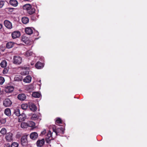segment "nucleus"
I'll use <instances>...</instances> for the list:
<instances>
[{"mask_svg":"<svg viewBox=\"0 0 147 147\" xmlns=\"http://www.w3.org/2000/svg\"><path fill=\"white\" fill-rule=\"evenodd\" d=\"M23 8L24 10H26L27 12L30 15L32 14L35 12V9L32 7L31 5L29 4L24 5L23 6Z\"/></svg>","mask_w":147,"mask_h":147,"instance_id":"obj_1","label":"nucleus"},{"mask_svg":"<svg viewBox=\"0 0 147 147\" xmlns=\"http://www.w3.org/2000/svg\"><path fill=\"white\" fill-rule=\"evenodd\" d=\"M28 136V135H24L22 137L21 140V143L22 146H25L27 145L28 144L27 137Z\"/></svg>","mask_w":147,"mask_h":147,"instance_id":"obj_2","label":"nucleus"},{"mask_svg":"<svg viewBox=\"0 0 147 147\" xmlns=\"http://www.w3.org/2000/svg\"><path fill=\"white\" fill-rule=\"evenodd\" d=\"M13 134L11 132H9L6 134L5 139L8 142H11L13 140Z\"/></svg>","mask_w":147,"mask_h":147,"instance_id":"obj_3","label":"nucleus"},{"mask_svg":"<svg viewBox=\"0 0 147 147\" xmlns=\"http://www.w3.org/2000/svg\"><path fill=\"white\" fill-rule=\"evenodd\" d=\"M13 63L15 64H20L22 62V59L20 56H16L13 57Z\"/></svg>","mask_w":147,"mask_h":147,"instance_id":"obj_4","label":"nucleus"},{"mask_svg":"<svg viewBox=\"0 0 147 147\" xmlns=\"http://www.w3.org/2000/svg\"><path fill=\"white\" fill-rule=\"evenodd\" d=\"M12 104V102L9 99H5L3 102V105L6 107H9Z\"/></svg>","mask_w":147,"mask_h":147,"instance_id":"obj_5","label":"nucleus"},{"mask_svg":"<svg viewBox=\"0 0 147 147\" xmlns=\"http://www.w3.org/2000/svg\"><path fill=\"white\" fill-rule=\"evenodd\" d=\"M21 40L26 44L28 45L30 44V42L29 38L25 36H22Z\"/></svg>","mask_w":147,"mask_h":147,"instance_id":"obj_6","label":"nucleus"},{"mask_svg":"<svg viewBox=\"0 0 147 147\" xmlns=\"http://www.w3.org/2000/svg\"><path fill=\"white\" fill-rule=\"evenodd\" d=\"M4 24L5 26L9 29H11L12 28L11 23L9 21L5 20L4 21Z\"/></svg>","mask_w":147,"mask_h":147,"instance_id":"obj_7","label":"nucleus"},{"mask_svg":"<svg viewBox=\"0 0 147 147\" xmlns=\"http://www.w3.org/2000/svg\"><path fill=\"white\" fill-rule=\"evenodd\" d=\"M11 36L13 39L18 38L20 36V32L19 31H14L12 33Z\"/></svg>","mask_w":147,"mask_h":147,"instance_id":"obj_8","label":"nucleus"},{"mask_svg":"<svg viewBox=\"0 0 147 147\" xmlns=\"http://www.w3.org/2000/svg\"><path fill=\"white\" fill-rule=\"evenodd\" d=\"M45 144V139L44 138L41 140H39L36 142V145L38 147H42Z\"/></svg>","mask_w":147,"mask_h":147,"instance_id":"obj_9","label":"nucleus"},{"mask_svg":"<svg viewBox=\"0 0 147 147\" xmlns=\"http://www.w3.org/2000/svg\"><path fill=\"white\" fill-rule=\"evenodd\" d=\"M53 131L56 133V135H57V134L60 131H61L63 132V127H61L60 128H56L55 126L53 127Z\"/></svg>","mask_w":147,"mask_h":147,"instance_id":"obj_10","label":"nucleus"},{"mask_svg":"<svg viewBox=\"0 0 147 147\" xmlns=\"http://www.w3.org/2000/svg\"><path fill=\"white\" fill-rule=\"evenodd\" d=\"M14 89L13 86H8L5 87V91L6 93H11L13 91Z\"/></svg>","mask_w":147,"mask_h":147,"instance_id":"obj_11","label":"nucleus"},{"mask_svg":"<svg viewBox=\"0 0 147 147\" xmlns=\"http://www.w3.org/2000/svg\"><path fill=\"white\" fill-rule=\"evenodd\" d=\"M25 31L26 33L30 35L33 33V29L30 27H26L25 28Z\"/></svg>","mask_w":147,"mask_h":147,"instance_id":"obj_12","label":"nucleus"},{"mask_svg":"<svg viewBox=\"0 0 147 147\" xmlns=\"http://www.w3.org/2000/svg\"><path fill=\"white\" fill-rule=\"evenodd\" d=\"M44 66L43 63L39 61L37 62L35 65V67L37 69H41L44 67Z\"/></svg>","mask_w":147,"mask_h":147,"instance_id":"obj_13","label":"nucleus"},{"mask_svg":"<svg viewBox=\"0 0 147 147\" xmlns=\"http://www.w3.org/2000/svg\"><path fill=\"white\" fill-rule=\"evenodd\" d=\"M30 137L32 140H35L38 137V134L36 132H33L30 134Z\"/></svg>","mask_w":147,"mask_h":147,"instance_id":"obj_14","label":"nucleus"},{"mask_svg":"<svg viewBox=\"0 0 147 147\" xmlns=\"http://www.w3.org/2000/svg\"><path fill=\"white\" fill-rule=\"evenodd\" d=\"M18 98L20 100H24L26 98V96L24 94H20L18 95Z\"/></svg>","mask_w":147,"mask_h":147,"instance_id":"obj_15","label":"nucleus"},{"mask_svg":"<svg viewBox=\"0 0 147 147\" xmlns=\"http://www.w3.org/2000/svg\"><path fill=\"white\" fill-rule=\"evenodd\" d=\"M19 116L18 122H21L25 121L26 118L25 115L23 113L22 114Z\"/></svg>","mask_w":147,"mask_h":147,"instance_id":"obj_16","label":"nucleus"},{"mask_svg":"<svg viewBox=\"0 0 147 147\" xmlns=\"http://www.w3.org/2000/svg\"><path fill=\"white\" fill-rule=\"evenodd\" d=\"M32 77L30 76H28L23 79V81L26 83H30Z\"/></svg>","mask_w":147,"mask_h":147,"instance_id":"obj_17","label":"nucleus"},{"mask_svg":"<svg viewBox=\"0 0 147 147\" xmlns=\"http://www.w3.org/2000/svg\"><path fill=\"white\" fill-rule=\"evenodd\" d=\"M15 44L14 42H8L6 44V47L8 49L11 48L14 46Z\"/></svg>","mask_w":147,"mask_h":147,"instance_id":"obj_18","label":"nucleus"},{"mask_svg":"<svg viewBox=\"0 0 147 147\" xmlns=\"http://www.w3.org/2000/svg\"><path fill=\"white\" fill-rule=\"evenodd\" d=\"M29 107L30 109L33 111H35L37 109L36 106L33 103H31L29 105Z\"/></svg>","mask_w":147,"mask_h":147,"instance_id":"obj_19","label":"nucleus"},{"mask_svg":"<svg viewBox=\"0 0 147 147\" xmlns=\"http://www.w3.org/2000/svg\"><path fill=\"white\" fill-rule=\"evenodd\" d=\"M22 21L23 23L26 24L28 23L29 19L28 18L26 17H24L22 19Z\"/></svg>","mask_w":147,"mask_h":147,"instance_id":"obj_20","label":"nucleus"},{"mask_svg":"<svg viewBox=\"0 0 147 147\" xmlns=\"http://www.w3.org/2000/svg\"><path fill=\"white\" fill-rule=\"evenodd\" d=\"M10 4L14 7L17 6L18 5V2L16 0H10Z\"/></svg>","mask_w":147,"mask_h":147,"instance_id":"obj_21","label":"nucleus"},{"mask_svg":"<svg viewBox=\"0 0 147 147\" xmlns=\"http://www.w3.org/2000/svg\"><path fill=\"white\" fill-rule=\"evenodd\" d=\"M0 65L2 67H5L7 66V62L5 60H3L1 62V63Z\"/></svg>","mask_w":147,"mask_h":147,"instance_id":"obj_22","label":"nucleus"},{"mask_svg":"<svg viewBox=\"0 0 147 147\" xmlns=\"http://www.w3.org/2000/svg\"><path fill=\"white\" fill-rule=\"evenodd\" d=\"M4 113L7 116H10L11 115L10 109L9 108L6 109L5 110Z\"/></svg>","mask_w":147,"mask_h":147,"instance_id":"obj_23","label":"nucleus"},{"mask_svg":"<svg viewBox=\"0 0 147 147\" xmlns=\"http://www.w3.org/2000/svg\"><path fill=\"white\" fill-rule=\"evenodd\" d=\"M20 126L22 128H26L28 127V123L24 122H22Z\"/></svg>","mask_w":147,"mask_h":147,"instance_id":"obj_24","label":"nucleus"},{"mask_svg":"<svg viewBox=\"0 0 147 147\" xmlns=\"http://www.w3.org/2000/svg\"><path fill=\"white\" fill-rule=\"evenodd\" d=\"M32 96L35 98H39L40 97V94L38 92H34L32 94Z\"/></svg>","mask_w":147,"mask_h":147,"instance_id":"obj_25","label":"nucleus"},{"mask_svg":"<svg viewBox=\"0 0 147 147\" xmlns=\"http://www.w3.org/2000/svg\"><path fill=\"white\" fill-rule=\"evenodd\" d=\"M14 80L15 81H20L22 80V77L19 75H17L14 78Z\"/></svg>","mask_w":147,"mask_h":147,"instance_id":"obj_26","label":"nucleus"},{"mask_svg":"<svg viewBox=\"0 0 147 147\" xmlns=\"http://www.w3.org/2000/svg\"><path fill=\"white\" fill-rule=\"evenodd\" d=\"M0 133L3 135H6L7 130L5 128H2L0 131Z\"/></svg>","mask_w":147,"mask_h":147,"instance_id":"obj_27","label":"nucleus"},{"mask_svg":"<svg viewBox=\"0 0 147 147\" xmlns=\"http://www.w3.org/2000/svg\"><path fill=\"white\" fill-rule=\"evenodd\" d=\"M29 127H33L35 126V123L32 121H30L28 123Z\"/></svg>","mask_w":147,"mask_h":147,"instance_id":"obj_28","label":"nucleus"},{"mask_svg":"<svg viewBox=\"0 0 147 147\" xmlns=\"http://www.w3.org/2000/svg\"><path fill=\"white\" fill-rule=\"evenodd\" d=\"M14 114L16 116H19L20 115V110L19 109H17L15 110L14 111Z\"/></svg>","mask_w":147,"mask_h":147,"instance_id":"obj_29","label":"nucleus"},{"mask_svg":"<svg viewBox=\"0 0 147 147\" xmlns=\"http://www.w3.org/2000/svg\"><path fill=\"white\" fill-rule=\"evenodd\" d=\"M33 52L30 51H27L26 53V56L28 57L31 56L33 54Z\"/></svg>","mask_w":147,"mask_h":147,"instance_id":"obj_30","label":"nucleus"},{"mask_svg":"<svg viewBox=\"0 0 147 147\" xmlns=\"http://www.w3.org/2000/svg\"><path fill=\"white\" fill-rule=\"evenodd\" d=\"M38 118L37 115L36 114H34L32 116V120H35Z\"/></svg>","mask_w":147,"mask_h":147,"instance_id":"obj_31","label":"nucleus"},{"mask_svg":"<svg viewBox=\"0 0 147 147\" xmlns=\"http://www.w3.org/2000/svg\"><path fill=\"white\" fill-rule=\"evenodd\" d=\"M28 105L27 104H22L21 105L22 108L23 109H27Z\"/></svg>","mask_w":147,"mask_h":147,"instance_id":"obj_32","label":"nucleus"},{"mask_svg":"<svg viewBox=\"0 0 147 147\" xmlns=\"http://www.w3.org/2000/svg\"><path fill=\"white\" fill-rule=\"evenodd\" d=\"M55 122H56V124H57V123L60 124V123H61L62 121L61 119L60 118H57Z\"/></svg>","mask_w":147,"mask_h":147,"instance_id":"obj_33","label":"nucleus"},{"mask_svg":"<svg viewBox=\"0 0 147 147\" xmlns=\"http://www.w3.org/2000/svg\"><path fill=\"white\" fill-rule=\"evenodd\" d=\"M18 144L16 142L13 143L11 145V147H18Z\"/></svg>","mask_w":147,"mask_h":147,"instance_id":"obj_34","label":"nucleus"},{"mask_svg":"<svg viewBox=\"0 0 147 147\" xmlns=\"http://www.w3.org/2000/svg\"><path fill=\"white\" fill-rule=\"evenodd\" d=\"M5 81V79L4 78L2 77H0V84H2Z\"/></svg>","mask_w":147,"mask_h":147,"instance_id":"obj_35","label":"nucleus"},{"mask_svg":"<svg viewBox=\"0 0 147 147\" xmlns=\"http://www.w3.org/2000/svg\"><path fill=\"white\" fill-rule=\"evenodd\" d=\"M6 122V119L5 118L2 119L0 120V122L2 124H4Z\"/></svg>","mask_w":147,"mask_h":147,"instance_id":"obj_36","label":"nucleus"},{"mask_svg":"<svg viewBox=\"0 0 147 147\" xmlns=\"http://www.w3.org/2000/svg\"><path fill=\"white\" fill-rule=\"evenodd\" d=\"M51 139L50 138L46 137L45 138V141L47 143H50L51 142Z\"/></svg>","mask_w":147,"mask_h":147,"instance_id":"obj_37","label":"nucleus"},{"mask_svg":"<svg viewBox=\"0 0 147 147\" xmlns=\"http://www.w3.org/2000/svg\"><path fill=\"white\" fill-rule=\"evenodd\" d=\"M8 71L7 68L5 67L3 70V73L4 74H6L8 72Z\"/></svg>","mask_w":147,"mask_h":147,"instance_id":"obj_38","label":"nucleus"},{"mask_svg":"<svg viewBox=\"0 0 147 147\" xmlns=\"http://www.w3.org/2000/svg\"><path fill=\"white\" fill-rule=\"evenodd\" d=\"M4 2L2 1H0V8H2L4 5Z\"/></svg>","mask_w":147,"mask_h":147,"instance_id":"obj_39","label":"nucleus"},{"mask_svg":"<svg viewBox=\"0 0 147 147\" xmlns=\"http://www.w3.org/2000/svg\"><path fill=\"white\" fill-rule=\"evenodd\" d=\"M52 134L50 131H49L48 133L47 134V136L48 138H51L52 136Z\"/></svg>","mask_w":147,"mask_h":147,"instance_id":"obj_40","label":"nucleus"},{"mask_svg":"<svg viewBox=\"0 0 147 147\" xmlns=\"http://www.w3.org/2000/svg\"><path fill=\"white\" fill-rule=\"evenodd\" d=\"M46 133V130H44L43 131H42L41 132L40 135L42 136V135H43L45 134Z\"/></svg>","mask_w":147,"mask_h":147,"instance_id":"obj_41","label":"nucleus"},{"mask_svg":"<svg viewBox=\"0 0 147 147\" xmlns=\"http://www.w3.org/2000/svg\"><path fill=\"white\" fill-rule=\"evenodd\" d=\"M10 145L9 144H5L4 147H10Z\"/></svg>","mask_w":147,"mask_h":147,"instance_id":"obj_42","label":"nucleus"},{"mask_svg":"<svg viewBox=\"0 0 147 147\" xmlns=\"http://www.w3.org/2000/svg\"><path fill=\"white\" fill-rule=\"evenodd\" d=\"M3 27V25L2 24L0 23V29H1Z\"/></svg>","mask_w":147,"mask_h":147,"instance_id":"obj_43","label":"nucleus"},{"mask_svg":"<svg viewBox=\"0 0 147 147\" xmlns=\"http://www.w3.org/2000/svg\"><path fill=\"white\" fill-rule=\"evenodd\" d=\"M33 0H24L25 1H27L28 2H31L32 1H33Z\"/></svg>","mask_w":147,"mask_h":147,"instance_id":"obj_44","label":"nucleus"},{"mask_svg":"<svg viewBox=\"0 0 147 147\" xmlns=\"http://www.w3.org/2000/svg\"><path fill=\"white\" fill-rule=\"evenodd\" d=\"M34 64V63H31V65H33Z\"/></svg>","mask_w":147,"mask_h":147,"instance_id":"obj_45","label":"nucleus"},{"mask_svg":"<svg viewBox=\"0 0 147 147\" xmlns=\"http://www.w3.org/2000/svg\"><path fill=\"white\" fill-rule=\"evenodd\" d=\"M39 82H41V80H39Z\"/></svg>","mask_w":147,"mask_h":147,"instance_id":"obj_46","label":"nucleus"}]
</instances>
